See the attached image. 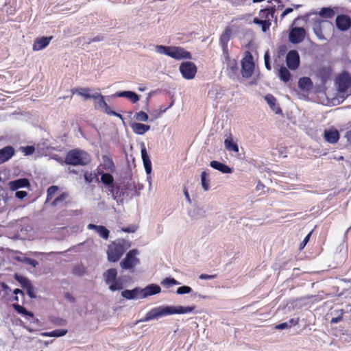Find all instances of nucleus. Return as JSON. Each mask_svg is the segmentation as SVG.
<instances>
[{
	"label": "nucleus",
	"instance_id": "69168bd1",
	"mask_svg": "<svg viewBox=\"0 0 351 351\" xmlns=\"http://www.w3.org/2000/svg\"><path fill=\"white\" fill-rule=\"evenodd\" d=\"M293 12V9L291 8H286L281 14V18H284L286 15Z\"/></svg>",
	"mask_w": 351,
	"mask_h": 351
},
{
	"label": "nucleus",
	"instance_id": "f8f14e48",
	"mask_svg": "<svg viewBox=\"0 0 351 351\" xmlns=\"http://www.w3.org/2000/svg\"><path fill=\"white\" fill-rule=\"evenodd\" d=\"M336 26L341 31H346L351 27V19L349 16L339 14L336 18Z\"/></svg>",
	"mask_w": 351,
	"mask_h": 351
},
{
	"label": "nucleus",
	"instance_id": "c9c22d12",
	"mask_svg": "<svg viewBox=\"0 0 351 351\" xmlns=\"http://www.w3.org/2000/svg\"><path fill=\"white\" fill-rule=\"evenodd\" d=\"M275 12V8H265L262 9L260 10L259 16L261 18V19L263 20H267L269 19V15L273 16L274 13Z\"/></svg>",
	"mask_w": 351,
	"mask_h": 351
},
{
	"label": "nucleus",
	"instance_id": "c756f323",
	"mask_svg": "<svg viewBox=\"0 0 351 351\" xmlns=\"http://www.w3.org/2000/svg\"><path fill=\"white\" fill-rule=\"evenodd\" d=\"M68 330L66 329H57L50 332H45L42 333V336L43 337H62L67 333Z\"/></svg>",
	"mask_w": 351,
	"mask_h": 351
},
{
	"label": "nucleus",
	"instance_id": "4be33fe9",
	"mask_svg": "<svg viewBox=\"0 0 351 351\" xmlns=\"http://www.w3.org/2000/svg\"><path fill=\"white\" fill-rule=\"evenodd\" d=\"M130 126H131L132 131L135 134H139V135L144 134L146 132H147L150 129V125H145V124L141 123H133L131 124Z\"/></svg>",
	"mask_w": 351,
	"mask_h": 351
},
{
	"label": "nucleus",
	"instance_id": "864d4df0",
	"mask_svg": "<svg viewBox=\"0 0 351 351\" xmlns=\"http://www.w3.org/2000/svg\"><path fill=\"white\" fill-rule=\"evenodd\" d=\"M34 151L35 148L34 146H26L23 147V152L25 155H31L34 152Z\"/></svg>",
	"mask_w": 351,
	"mask_h": 351
},
{
	"label": "nucleus",
	"instance_id": "a878e982",
	"mask_svg": "<svg viewBox=\"0 0 351 351\" xmlns=\"http://www.w3.org/2000/svg\"><path fill=\"white\" fill-rule=\"evenodd\" d=\"M121 295L128 300H132L140 298L141 289L138 288H135L132 290L126 289L122 291Z\"/></svg>",
	"mask_w": 351,
	"mask_h": 351
},
{
	"label": "nucleus",
	"instance_id": "3c124183",
	"mask_svg": "<svg viewBox=\"0 0 351 351\" xmlns=\"http://www.w3.org/2000/svg\"><path fill=\"white\" fill-rule=\"evenodd\" d=\"M145 167V171L147 174H149L152 171V162L149 160H143Z\"/></svg>",
	"mask_w": 351,
	"mask_h": 351
},
{
	"label": "nucleus",
	"instance_id": "393cba45",
	"mask_svg": "<svg viewBox=\"0 0 351 351\" xmlns=\"http://www.w3.org/2000/svg\"><path fill=\"white\" fill-rule=\"evenodd\" d=\"M210 165L213 169H217L223 173H230L232 172L231 168L228 165L216 160L211 161Z\"/></svg>",
	"mask_w": 351,
	"mask_h": 351
},
{
	"label": "nucleus",
	"instance_id": "c85d7f7f",
	"mask_svg": "<svg viewBox=\"0 0 351 351\" xmlns=\"http://www.w3.org/2000/svg\"><path fill=\"white\" fill-rule=\"evenodd\" d=\"M90 88H80L73 91V93H77L79 95L84 97L85 99L95 98L96 97H95V94L91 95L90 94Z\"/></svg>",
	"mask_w": 351,
	"mask_h": 351
},
{
	"label": "nucleus",
	"instance_id": "58836bf2",
	"mask_svg": "<svg viewBox=\"0 0 351 351\" xmlns=\"http://www.w3.org/2000/svg\"><path fill=\"white\" fill-rule=\"evenodd\" d=\"M208 174L206 171H203L201 174V182L204 191L209 189V180L208 179Z\"/></svg>",
	"mask_w": 351,
	"mask_h": 351
},
{
	"label": "nucleus",
	"instance_id": "0e129e2a",
	"mask_svg": "<svg viewBox=\"0 0 351 351\" xmlns=\"http://www.w3.org/2000/svg\"><path fill=\"white\" fill-rule=\"evenodd\" d=\"M64 297H65L66 299H67L71 302H75V298L71 293H69L68 292L65 293Z\"/></svg>",
	"mask_w": 351,
	"mask_h": 351
},
{
	"label": "nucleus",
	"instance_id": "bb28decb",
	"mask_svg": "<svg viewBox=\"0 0 351 351\" xmlns=\"http://www.w3.org/2000/svg\"><path fill=\"white\" fill-rule=\"evenodd\" d=\"M117 271L114 268L108 269L104 274L106 284H110L117 279Z\"/></svg>",
	"mask_w": 351,
	"mask_h": 351
},
{
	"label": "nucleus",
	"instance_id": "20e7f679",
	"mask_svg": "<svg viewBox=\"0 0 351 351\" xmlns=\"http://www.w3.org/2000/svg\"><path fill=\"white\" fill-rule=\"evenodd\" d=\"M313 29L315 35L320 40H326L332 36L334 32L332 23L328 21L319 20L315 21L313 25Z\"/></svg>",
	"mask_w": 351,
	"mask_h": 351
},
{
	"label": "nucleus",
	"instance_id": "e433bc0d",
	"mask_svg": "<svg viewBox=\"0 0 351 351\" xmlns=\"http://www.w3.org/2000/svg\"><path fill=\"white\" fill-rule=\"evenodd\" d=\"M95 97H96L93 98L94 99H98L95 106V108H104L107 105V103L104 99V97L101 94L95 93Z\"/></svg>",
	"mask_w": 351,
	"mask_h": 351
},
{
	"label": "nucleus",
	"instance_id": "412c9836",
	"mask_svg": "<svg viewBox=\"0 0 351 351\" xmlns=\"http://www.w3.org/2000/svg\"><path fill=\"white\" fill-rule=\"evenodd\" d=\"M97 173H98V174L101 175V182L104 184L108 185L111 188L110 189V191L111 192H112L113 189H114V184H113L114 178L111 175L112 173L108 172V173H104L102 171H100L99 167L97 169Z\"/></svg>",
	"mask_w": 351,
	"mask_h": 351
},
{
	"label": "nucleus",
	"instance_id": "e2e57ef3",
	"mask_svg": "<svg viewBox=\"0 0 351 351\" xmlns=\"http://www.w3.org/2000/svg\"><path fill=\"white\" fill-rule=\"evenodd\" d=\"M288 326H289V325L287 322H283V323L276 325L275 326V328L278 329V330H283V329L288 328Z\"/></svg>",
	"mask_w": 351,
	"mask_h": 351
},
{
	"label": "nucleus",
	"instance_id": "7ed1b4c3",
	"mask_svg": "<svg viewBox=\"0 0 351 351\" xmlns=\"http://www.w3.org/2000/svg\"><path fill=\"white\" fill-rule=\"evenodd\" d=\"M156 51L177 60L191 59V53L181 47L156 45Z\"/></svg>",
	"mask_w": 351,
	"mask_h": 351
},
{
	"label": "nucleus",
	"instance_id": "6ab92c4d",
	"mask_svg": "<svg viewBox=\"0 0 351 351\" xmlns=\"http://www.w3.org/2000/svg\"><path fill=\"white\" fill-rule=\"evenodd\" d=\"M232 34V29L230 27H226L223 31V32L221 34L219 42L221 45L222 46L223 49V52L226 53L227 51V45L228 43L229 42L230 39V36Z\"/></svg>",
	"mask_w": 351,
	"mask_h": 351
},
{
	"label": "nucleus",
	"instance_id": "0eeeda50",
	"mask_svg": "<svg viewBox=\"0 0 351 351\" xmlns=\"http://www.w3.org/2000/svg\"><path fill=\"white\" fill-rule=\"evenodd\" d=\"M138 253V250L136 249L130 250L125 257L121 261V267L123 269H131L137 265L140 262L136 257Z\"/></svg>",
	"mask_w": 351,
	"mask_h": 351
},
{
	"label": "nucleus",
	"instance_id": "680f3d73",
	"mask_svg": "<svg viewBox=\"0 0 351 351\" xmlns=\"http://www.w3.org/2000/svg\"><path fill=\"white\" fill-rule=\"evenodd\" d=\"M25 289L27 290V295L31 298H36V295H35L34 292V288H33L32 285L29 287H28L27 288H26Z\"/></svg>",
	"mask_w": 351,
	"mask_h": 351
},
{
	"label": "nucleus",
	"instance_id": "5701e85b",
	"mask_svg": "<svg viewBox=\"0 0 351 351\" xmlns=\"http://www.w3.org/2000/svg\"><path fill=\"white\" fill-rule=\"evenodd\" d=\"M265 99L266 100L267 103L271 108V110L274 111L276 114L282 112L280 106L277 104L276 99L274 95H272L271 94H267L265 97Z\"/></svg>",
	"mask_w": 351,
	"mask_h": 351
},
{
	"label": "nucleus",
	"instance_id": "aec40b11",
	"mask_svg": "<svg viewBox=\"0 0 351 351\" xmlns=\"http://www.w3.org/2000/svg\"><path fill=\"white\" fill-rule=\"evenodd\" d=\"M298 87L303 91L308 92L313 88L312 80L308 77H302L298 80Z\"/></svg>",
	"mask_w": 351,
	"mask_h": 351
},
{
	"label": "nucleus",
	"instance_id": "bf43d9fd",
	"mask_svg": "<svg viewBox=\"0 0 351 351\" xmlns=\"http://www.w3.org/2000/svg\"><path fill=\"white\" fill-rule=\"evenodd\" d=\"M217 277V274H213V275H208V274H202L199 276V278L201 280H210V279H215Z\"/></svg>",
	"mask_w": 351,
	"mask_h": 351
},
{
	"label": "nucleus",
	"instance_id": "473e14b6",
	"mask_svg": "<svg viewBox=\"0 0 351 351\" xmlns=\"http://www.w3.org/2000/svg\"><path fill=\"white\" fill-rule=\"evenodd\" d=\"M225 147L228 150L234 151L235 152H239V147L237 143H235L231 137L227 138L224 141Z\"/></svg>",
	"mask_w": 351,
	"mask_h": 351
},
{
	"label": "nucleus",
	"instance_id": "4d7b16f0",
	"mask_svg": "<svg viewBox=\"0 0 351 351\" xmlns=\"http://www.w3.org/2000/svg\"><path fill=\"white\" fill-rule=\"evenodd\" d=\"M15 196L19 199H23L24 197L27 196V193L24 191H18L16 192Z\"/></svg>",
	"mask_w": 351,
	"mask_h": 351
},
{
	"label": "nucleus",
	"instance_id": "1a4fd4ad",
	"mask_svg": "<svg viewBox=\"0 0 351 351\" xmlns=\"http://www.w3.org/2000/svg\"><path fill=\"white\" fill-rule=\"evenodd\" d=\"M337 90L340 94H345L351 86V77L348 73H342L337 78Z\"/></svg>",
	"mask_w": 351,
	"mask_h": 351
},
{
	"label": "nucleus",
	"instance_id": "a18cd8bd",
	"mask_svg": "<svg viewBox=\"0 0 351 351\" xmlns=\"http://www.w3.org/2000/svg\"><path fill=\"white\" fill-rule=\"evenodd\" d=\"M135 118L138 121H146L148 120L149 116L146 112L143 111H140L136 113Z\"/></svg>",
	"mask_w": 351,
	"mask_h": 351
},
{
	"label": "nucleus",
	"instance_id": "6e6d98bb",
	"mask_svg": "<svg viewBox=\"0 0 351 351\" xmlns=\"http://www.w3.org/2000/svg\"><path fill=\"white\" fill-rule=\"evenodd\" d=\"M128 90L126 91H120L117 92L114 94L112 95V97H128Z\"/></svg>",
	"mask_w": 351,
	"mask_h": 351
},
{
	"label": "nucleus",
	"instance_id": "9b49d317",
	"mask_svg": "<svg viewBox=\"0 0 351 351\" xmlns=\"http://www.w3.org/2000/svg\"><path fill=\"white\" fill-rule=\"evenodd\" d=\"M70 203L71 201L69 193L62 192L50 202V205L52 207L62 208L66 207Z\"/></svg>",
	"mask_w": 351,
	"mask_h": 351
},
{
	"label": "nucleus",
	"instance_id": "6e6552de",
	"mask_svg": "<svg viewBox=\"0 0 351 351\" xmlns=\"http://www.w3.org/2000/svg\"><path fill=\"white\" fill-rule=\"evenodd\" d=\"M180 72L186 80H192L195 77L197 69L195 63L192 62H184L179 67Z\"/></svg>",
	"mask_w": 351,
	"mask_h": 351
},
{
	"label": "nucleus",
	"instance_id": "39448f33",
	"mask_svg": "<svg viewBox=\"0 0 351 351\" xmlns=\"http://www.w3.org/2000/svg\"><path fill=\"white\" fill-rule=\"evenodd\" d=\"M125 251L124 245L120 243L112 242L108 247L107 255L110 262L118 261Z\"/></svg>",
	"mask_w": 351,
	"mask_h": 351
},
{
	"label": "nucleus",
	"instance_id": "f257e3e1",
	"mask_svg": "<svg viewBox=\"0 0 351 351\" xmlns=\"http://www.w3.org/2000/svg\"><path fill=\"white\" fill-rule=\"evenodd\" d=\"M195 308V306L186 307L182 306H160L149 311L145 317L141 319L140 322H149L169 315L189 313L193 311Z\"/></svg>",
	"mask_w": 351,
	"mask_h": 351
},
{
	"label": "nucleus",
	"instance_id": "f704fd0d",
	"mask_svg": "<svg viewBox=\"0 0 351 351\" xmlns=\"http://www.w3.org/2000/svg\"><path fill=\"white\" fill-rule=\"evenodd\" d=\"M319 14L322 18L332 19L335 16V11L330 8H323Z\"/></svg>",
	"mask_w": 351,
	"mask_h": 351
},
{
	"label": "nucleus",
	"instance_id": "79ce46f5",
	"mask_svg": "<svg viewBox=\"0 0 351 351\" xmlns=\"http://www.w3.org/2000/svg\"><path fill=\"white\" fill-rule=\"evenodd\" d=\"M97 232L99 234V236L105 239H107L109 237V230L103 226H99L98 227Z\"/></svg>",
	"mask_w": 351,
	"mask_h": 351
},
{
	"label": "nucleus",
	"instance_id": "ddd939ff",
	"mask_svg": "<svg viewBox=\"0 0 351 351\" xmlns=\"http://www.w3.org/2000/svg\"><path fill=\"white\" fill-rule=\"evenodd\" d=\"M305 36V30L302 27H295L289 34V40L293 43L302 42Z\"/></svg>",
	"mask_w": 351,
	"mask_h": 351
},
{
	"label": "nucleus",
	"instance_id": "2f4dec72",
	"mask_svg": "<svg viewBox=\"0 0 351 351\" xmlns=\"http://www.w3.org/2000/svg\"><path fill=\"white\" fill-rule=\"evenodd\" d=\"M253 22L255 24L260 25L262 27L263 32H264L269 30V29L271 26V24L270 19L263 20V19H258V18H254L253 20Z\"/></svg>",
	"mask_w": 351,
	"mask_h": 351
},
{
	"label": "nucleus",
	"instance_id": "ea45409f",
	"mask_svg": "<svg viewBox=\"0 0 351 351\" xmlns=\"http://www.w3.org/2000/svg\"><path fill=\"white\" fill-rule=\"evenodd\" d=\"M178 284H180L179 282H178L174 278H166L161 282V285L167 288H169L173 285Z\"/></svg>",
	"mask_w": 351,
	"mask_h": 351
},
{
	"label": "nucleus",
	"instance_id": "de8ad7c7",
	"mask_svg": "<svg viewBox=\"0 0 351 351\" xmlns=\"http://www.w3.org/2000/svg\"><path fill=\"white\" fill-rule=\"evenodd\" d=\"M104 111L105 113H106L108 115L115 116V117H119L121 119H123L121 114L112 110L108 104L104 108Z\"/></svg>",
	"mask_w": 351,
	"mask_h": 351
},
{
	"label": "nucleus",
	"instance_id": "b1692460",
	"mask_svg": "<svg viewBox=\"0 0 351 351\" xmlns=\"http://www.w3.org/2000/svg\"><path fill=\"white\" fill-rule=\"evenodd\" d=\"M326 141L330 143H335L339 139V134L337 130H326L324 132Z\"/></svg>",
	"mask_w": 351,
	"mask_h": 351
},
{
	"label": "nucleus",
	"instance_id": "37998d69",
	"mask_svg": "<svg viewBox=\"0 0 351 351\" xmlns=\"http://www.w3.org/2000/svg\"><path fill=\"white\" fill-rule=\"evenodd\" d=\"M109 285V289L112 291L121 290L123 288L122 283L118 280H114V281H112Z\"/></svg>",
	"mask_w": 351,
	"mask_h": 351
},
{
	"label": "nucleus",
	"instance_id": "603ef678",
	"mask_svg": "<svg viewBox=\"0 0 351 351\" xmlns=\"http://www.w3.org/2000/svg\"><path fill=\"white\" fill-rule=\"evenodd\" d=\"M311 233L312 232H309L306 237L304 239V240L302 241V242L300 244V250H302L304 248V247L306 246V245L307 244V243L308 242L309 239H310V237H311Z\"/></svg>",
	"mask_w": 351,
	"mask_h": 351
},
{
	"label": "nucleus",
	"instance_id": "f03ea898",
	"mask_svg": "<svg viewBox=\"0 0 351 351\" xmlns=\"http://www.w3.org/2000/svg\"><path fill=\"white\" fill-rule=\"evenodd\" d=\"M91 161L90 154L86 151L80 149H73L69 150L64 158V162L66 165L73 166H86Z\"/></svg>",
	"mask_w": 351,
	"mask_h": 351
},
{
	"label": "nucleus",
	"instance_id": "72a5a7b5",
	"mask_svg": "<svg viewBox=\"0 0 351 351\" xmlns=\"http://www.w3.org/2000/svg\"><path fill=\"white\" fill-rule=\"evenodd\" d=\"M224 58L227 66L230 68V69L232 72H234L237 69V63L236 60L230 59L228 51H226V53H224Z\"/></svg>",
	"mask_w": 351,
	"mask_h": 351
},
{
	"label": "nucleus",
	"instance_id": "4c0bfd02",
	"mask_svg": "<svg viewBox=\"0 0 351 351\" xmlns=\"http://www.w3.org/2000/svg\"><path fill=\"white\" fill-rule=\"evenodd\" d=\"M15 279L21 284V287L24 289L27 288L31 285L30 281L26 277L15 275Z\"/></svg>",
	"mask_w": 351,
	"mask_h": 351
},
{
	"label": "nucleus",
	"instance_id": "cd10ccee",
	"mask_svg": "<svg viewBox=\"0 0 351 351\" xmlns=\"http://www.w3.org/2000/svg\"><path fill=\"white\" fill-rule=\"evenodd\" d=\"M278 77L284 82H287L291 80V73L287 68L281 66L278 70Z\"/></svg>",
	"mask_w": 351,
	"mask_h": 351
},
{
	"label": "nucleus",
	"instance_id": "c03bdc74",
	"mask_svg": "<svg viewBox=\"0 0 351 351\" xmlns=\"http://www.w3.org/2000/svg\"><path fill=\"white\" fill-rule=\"evenodd\" d=\"M127 98L133 104L136 103L140 99L136 93L130 90H128Z\"/></svg>",
	"mask_w": 351,
	"mask_h": 351
},
{
	"label": "nucleus",
	"instance_id": "5fc2aeb1",
	"mask_svg": "<svg viewBox=\"0 0 351 351\" xmlns=\"http://www.w3.org/2000/svg\"><path fill=\"white\" fill-rule=\"evenodd\" d=\"M25 263L27 264L36 267L38 265V261L35 259L31 258H25Z\"/></svg>",
	"mask_w": 351,
	"mask_h": 351
},
{
	"label": "nucleus",
	"instance_id": "13d9d810",
	"mask_svg": "<svg viewBox=\"0 0 351 351\" xmlns=\"http://www.w3.org/2000/svg\"><path fill=\"white\" fill-rule=\"evenodd\" d=\"M264 60H265V65L266 69L267 70H271V66L270 65V62H269V56L267 52L265 54Z\"/></svg>",
	"mask_w": 351,
	"mask_h": 351
},
{
	"label": "nucleus",
	"instance_id": "7c9ffc66",
	"mask_svg": "<svg viewBox=\"0 0 351 351\" xmlns=\"http://www.w3.org/2000/svg\"><path fill=\"white\" fill-rule=\"evenodd\" d=\"M59 191V187L56 185L49 186L47 190L46 203H50L54 198L55 195Z\"/></svg>",
	"mask_w": 351,
	"mask_h": 351
},
{
	"label": "nucleus",
	"instance_id": "49530a36",
	"mask_svg": "<svg viewBox=\"0 0 351 351\" xmlns=\"http://www.w3.org/2000/svg\"><path fill=\"white\" fill-rule=\"evenodd\" d=\"M192 291V289L189 286H182L177 289L176 293L182 295L185 293H189Z\"/></svg>",
	"mask_w": 351,
	"mask_h": 351
},
{
	"label": "nucleus",
	"instance_id": "423d86ee",
	"mask_svg": "<svg viewBox=\"0 0 351 351\" xmlns=\"http://www.w3.org/2000/svg\"><path fill=\"white\" fill-rule=\"evenodd\" d=\"M241 74L243 77L248 78L251 77L254 70V62L253 56L250 51H246L245 57L241 61Z\"/></svg>",
	"mask_w": 351,
	"mask_h": 351
},
{
	"label": "nucleus",
	"instance_id": "a211bd4d",
	"mask_svg": "<svg viewBox=\"0 0 351 351\" xmlns=\"http://www.w3.org/2000/svg\"><path fill=\"white\" fill-rule=\"evenodd\" d=\"M14 149L12 146H7L0 149V165L8 161L14 154Z\"/></svg>",
	"mask_w": 351,
	"mask_h": 351
},
{
	"label": "nucleus",
	"instance_id": "a19ab883",
	"mask_svg": "<svg viewBox=\"0 0 351 351\" xmlns=\"http://www.w3.org/2000/svg\"><path fill=\"white\" fill-rule=\"evenodd\" d=\"M13 308L14 310L20 314L24 315H29L32 316L33 314L29 311H27L23 306L18 304H13Z\"/></svg>",
	"mask_w": 351,
	"mask_h": 351
},
{
	"label": "nucleus",
	"instance_id": "8fccbe9b",
	"mask_svg": "<svg viewBox=\"0 0 351 351\" xmlns=\"http://www.w3.org/2000/svg\"><path fill=\"white\" fill-rule=\"evenodd\" d=\"M73 272L75 275L82 276L85 273V268L82 266H75Z\"/></svg>",
	"mask_w": 351,
	"mask_h": 351
},
{
	"label": "nucleus",
	"instance_id": "338daca9",
	"mask_svg": "<svg viewBox=\"0 0 351 351\" xmlns=\"http://www.w3.org/2000/svg\"><path fill=\"white\" fill-rule=\"evenodd\" d=\"M345 137L347 138V141L351 143V126L350 129L346 132Z\"/></svg>",
	"mask_w": 351,
	"mask_h": 351
},
{
	"label": "nucleus",
	"instance_id": "09e8293b",
	"mask_svg": "<svg viewBox=\"0 0 351 351\" xmlns=\"http://www.w3.org/2000/svg\"><path fill=\"white\" fill-rule=\"evenodd\" d=\"M97 176L95 174H93L91 172L86 171L84 174V178L86 181V182L90 184L91 183L94 178H96Z\"/></svg>",
	"mask_w": 351,
	"mask_h": 351
},
{
	"label": "nucleus",
	"instance_id": "052dcab7",
	"mask_svg": "<svg viewBox=\"0 0 351 351\" xmlns=\"http://www.w3.org/2000/svg\"><path fill=\"white\" fill-rule=\"evenodd\" d=\"M141 157H142L143 160H149V157L147 154L146 148L144 145H143V147L141 148Z\"/></svg>",
	"mask_w": 351,
	"mask_h": 351
},
{
	"label": "nucleus",
	"instance_id": "2eb2a0df",
	"mask_svg": "<svg viewBox=\"0 0 351 351\" xmlns=\"http://www.w3.org/2000/svg\"><path fill=\"white\" fill-rule=\"evenodd\" d=\"M8 185L10 190L16 191L21 188H29L30 186V183L27 178H19L10 181Z\"/></svg>",
	"mask_w": 351,
	"mask_h": 351
},
{
	"label": "nucleus",
	"instance_id": "9d476101",
	"mask_svg": "<svg viewBox=\"0 0 351 351\" xmlns=\"http://www.w3.org/2000/svg\"><path fill=\"white\" fill-rule=\"evenodd\" d=\"M286 64L291 70H295L300 65V56L296 50L289 51L286 56Z\"/></svg>",
	"mask_w": 351,
	"mask_h": 351
},
{
	"label": "nucleus",
	"instance_id": "dca6fc26",
	"mask_svg": "<svg viewBox=\"0 0 351 351\" xmlns=\"http://www.w3.org/2000/svg\"><path fill=\"white\" fill-rule=\"evenodd\" d=\"M53 36L41 37L36 38L33 44L32 49L34 51H40L48 46Z\"/></svg>",
	"mask_w": 351,
	"mask_h": 351
},
{
	"label": "nucleus",
	"instance_id": "f3484780",
	"mask_svg": "<svg viewBox=\"0 0 351 351\" xmlns=\"http://www.w3.org/2000/svg\"><path fill=\"white\" fill-rule=\"evenodd\" d=\"M99 167H101L102 172L106 171L109 173H113L115 170V165L112 159L106 155L102 156V163Z\"/></svg>",
	"mask_w": 351,
	"mask_h": 351
},
{
	"label": "nucleus",
	"instance_id": "4468645a",
	"mask_svg": "<svg viewBox=\"0 0 351 351\" xmlns=\"http://www.w3.org/2000/svg\"><path fill=\"white\" fill-rule=\"evenodd\" d=\"M161 291V288L160 286L155 285V284H151L148 286H147L145 288L141 289V298H145L147 296L158 294Z\"/></svg>",
	"mask_w": 351,
	"mask_h": 351
},
{
	"label": "nucleus",
	"instance_id": "774afa93",
	"mask_svg": "<svg viewBox=\"0 0 351 351\" xmlns=\"http://www.w3.org/2000/svg\"><path fill=\"white\" fill-rule=\"evenodd\" d=\"M290 326H295L299 323V318L297 319H290L289 321Z\"/></svg>",
	"mask_w": 351,
	"mask_h": 351
}]
</instances>
